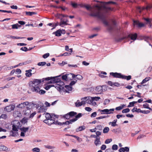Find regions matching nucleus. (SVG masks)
I'll return each instance as SVG.
<instances>
[{
  "label": "nucleus",
  "mask_w": 152,
  "mask_h": 152,
  "mask_svg": "<svg viewBox=\"0 0 152 152\" xmlns=\"http://www.w3.org/2000/svg\"><path fill=\"white\" fill-rule=\"evenodd\" d=\"M112 149L114 150H116L118 149V146L116 145H113L112 147Z\"/></svg>",
  "instance_id": "48"
},
{
  "label": "nucleus",
  "mask_w": 152,
  "mask_h": 152,
  "mask_svg": "<svg viewBox=\"0 0 152 152\" xmlns=\"http://www.w3.org/2000/svg\"><path fill=\"white\" fill-rule=\"evenodd\" d=\"M101 114H110L111 113H113L112 112H109V109H105L103 110H101Z\"/></svg>",
  "instance_id": "16"
},
{
  "label": "nucleus",
  "mask_w": 152,
  "mask_h": 152,
  "mask_svg": "<svg viewBox=\"0 0 152 152\" xmlns=\"http://www.w3.org/2000/svg\"><path fill=\"white\" fill-rule=\"evenodd\" d=\"M129 109L128 108H127L123 110L122 111V113H127L129 112Z\"/></svg>",
  "instance_id": "45"
},
{
  "label": "nucleus",
  "mask_w": 152,
  "mask_h": 152,
  "mask_svg": "<svg viewBox=\"0 0 152 152\" xmlns=\"http://www.w3.org/2000/svg\"><path fill=\"white\" fill-rule=\"evenodd\" d=\"M1 118H4V119H6L7 118V115L5 114H2L1 116H0Z\"/></svg>",
  "instance_id": "57"
},
{
  "label": "nucleus",
  "mask_w": 152,
  "mask_h": 152,
  "mask_svg": "<svg viewBox=\"0 0 152 152\" xmlns=\"http://www.w3.org/2000/svg\"><path fill=\"white\" fill-rule=\"evenodd\" d=\"M10 86V84L8 83L5 86H4L3 87H1V88L2 89H4L5 88H9Z\"/></svg>",
  "instance_id": "56"
},
{
  "label": "nucleus",
  "mask_w": 152,
  "mask_h": 152,
  "mask_svg": "<svg viewBox=\"0 0 152 152\" xmlns=\"http://www.w3.org/2000/svg\"><path fill=\"white\" fill-rule=\"evenodd\" d=\"M70 117H72L76 115L77 114V113L73 111L69 113Z\"/></svg>",
  "instance_id": "38"
},
{
  "label": "nucleus",
  "mask_w": 152,
  "mask_h": 152,
  "mask_svg": "<svg viewBox=\"0 0 152 152\" xmlns=\"http://www.w3.org/2000/svg\"><path fill=\"white\" fill-rule=\"evenodd\" d=\"M26 14L27 15H29V16H31L35 14H36V13L35 12H26Z\"/></svg>",
  "instance_id": "34"
},
{
  "label": "nucleus",
  "mask_w": 152,
  "mask_h": 152,
  "mask_svg": "<svg viewBox=\"0 0 152 152\" xmlns=\"http://www.w3.org/2000/svg\"><path fill=\"white\" fill-rule=\"evenodd\" d=\"M49 53H47L43 55L42 56V57L44 58H46L49 56Z\"/></svg>",
  "instance_id": "52"
},
{
  "label": "nucleus",
  "mask_w": 152,
  "mask_h": 152,
  "mask_svg": "<svg viewBox=\"0 0 152 152\" xmlns=\"http://www.w3.org/2000/svg\"><path fill=\"white\" fill-rule=\"evenodd\" d=\"M32 105H34V104L31 102L26 101L19 104L16 106V107L17 108L19 109H23L26 106H30Z\"/></svg>",
  "instance_id": "5"
},
{
  "label": "nucleus",
  "mask_w": 152,
  "mask_h": 152,
  "mask_svg": "<svg viewBox=\"0 0 152 152\" xmlns=\"http://www.w3.org/2000/svg\"><path fill=\"white\" fill-rule=\"evenodd\" d=\"M95 90V91L98 92V94H101L102 91V87L101 86H97Z\"/></svg>",
  "instance_id": "13"
},
{
  "label": "nucleus",
  "mask_w": 152,
  "mask_h": 152,
  "mask_svg": "<svg viewBox=\"0 0 152 152\" xmlns=\"http://www.w3.org/2000/svg\"><path fill=\"white\" fill-rule=\"evenodd\" d=\"M85 109L86 110L90 112L92 110V109L90 107H86L85 108Z\"/></svg>",
  "instance_id": "63"
},
{
  "label": "nucleus",
  "mask_w": 152,
  "mask_h": 152,
  "mask_svg": "<svg viewBox=\"0 0 152 152\" xmlns=\"http://www.w3.org/2000/svg\"><path fill=\"white\" fill-rule=\"evenodd\" d=\"M82 101L81 102H79L77 101L75 103V104L76 107H79L82 105H84L86 104L85 100H84V98L82 99Z\"/></svg>",
  "instance_id": "8"
},
{
  "label": "nucleus",
  "mask_w": 152,
  "mask_h": 152,
  "mask_svg": "<svg viewBox=\"0 0 152 152\" xmlns=\"http://www.w3.org/2000/svg\"><path fill=\"white\" fill-rule=\"evenodd\" d=\"M62 78L63 80H68L67 74L62 76Z\"/></svg>",
  "instance_id": "51"
},
{
  "label": "nucleus",
  "mask_w": 152,
  "mask_h": 152,
  "mask_svg": "<svg viewBox=\"0 0 152 152\" xmlns=\"http://www.w3.org/2000/svg\"><path fill=\"white\" fill-rule=\"evenodd\" d=\"M149 104L147 103H145L143 104V107L144 108L149 109L150 110H152V109L149 107Z\"/></svg>",
  "instance_id": "35"
},
{
  "label": "nucleus",
  "mask_w": 152,
  "mask_h": 152,
  "mask_svg": "<svg viewBox=\"0 0 152 152\" xmlns=\"http://www.w3.org/2000/svg\"><path fill=\"white\" fill-rule=\"evenodd\" d=\"M46 64V63L45 62H39L38 63L37 65L39 66H43Z\"/></svg>",
  "instance_id": "32"
},
{
  "label": "nucleus",
  "mask_w": 152,
  "mask_h": 152,
  "mask_svg": "<svg viewBox=\"0 0 152 152\" xmlns=\"http://www.w3.org/2000/svg\"><path fill=\"white\" fill-rule=\"evenodd\" d=\"M12 29H17L19 28L21 26L19 25L18 24L16 23V24H13L12 25Z\"/></svg>",
  "instance_id": "22"
},
{
  "label": "nucleus",
  "mask_w": 152,
  "mask_h": 152,
  "mask_svg": "<svg viewBox=\"0 0 152 152\" xmlns=\"http://www.w3.org/2000/svg\"><path fill=\"white\" fill-rule=\"evenodd\" d=\"M100 137L99 136H97L96 138L95 141V142H100Z\"/></svg>",
  "instance_id": "54"
},
{
  "label": "nucleus",
  "mask_w": 152,
  "mask_h": 152,
  "mask_svg": "<svg viewBox=\"0 0 152 152\" xmlns=\"http://www.w3.org/2000/svg\"><path fill=\"white\" fill-rule=\"evenodd\" d=\"M52 86H54V85H49L45 87V88L47 90H48Z\"/></svg>",
  "instance_id": "47"
},
{
  "label": "nucleus",
  "mask_w": 152,
  "mask_h": 152,
  "mask_svg": "<svg viewBox=\"0 0 152 152\" xmlns=\"http://www.w3.org/2000/svg\"><path fill=\"white\" fill-rule=\"evenodd\" d=\"M82 116V114L81 113H79L77 115L75 116V118H77V120L78 118H79Z\"/></svg>",
  "instance_id": "55"
},
{
  "label": "nucleus",
  "mask_w": 152,
  "mask_h": 152,
  "mask_svg": "<svg viewBox=\"0 0 152 152\" xmlns=\"http://www.w3.org/2000/svg\"><path fill=\"white\" fill-rule=\"evenodd\" d=\"M72 90V87L69 86H66L64 87V89L63 91L66 92H69V91H71Z\"/></svg>",
  "instance_id": "12"
},
{
  "label": "nucleus",
  "mask_w": 152,
  "mask_h": 152,
  "mask_svg": "<svg viewBox=\"0 0 152 152\" xmlns=\"http://www.w3.org/2000/svg\"><path fill=\"white\" fill-rule=\"evenodd\" d=\"M71 54V53H69L67 52H65L63 53V54H62V55H61V56H69Z\"/></svg>",
  "instance_id": "53"
},
{
  "label": "nucleus",
  "mask_w": 152,
  "mask_h": 152,
  "mask_svg": "<svg viewBox=\"0 0 152 152\" xmlns=\"http://www.w3.org/2000/svg\"><path fill=\"white\" fill-rule=\"evenodd\" d=\"M86 129V127L84 126H80L76 129V131L77 132L81 131L84 130Z\"/></svg>",
  "instance_id": "25"
},
{
  "label": "nucleus",
  "mask_w": 152,
  "mask_h": 152,
  "mask_svg": "<svg viewBox=\"0 0 152 152\" xmlns=\"http://www.w3.org/2000/svg\"><path fill=\"white\" fill-rule=\"evenodd\" d=\"M15 108V105H10L6 107L5 108V110L8 112H10L12 110H13Z\"/></svg>",
  "instance_id": "10"
},
{
  "label": "nucleus",
  "mask_w": 152,
  "mask_h": 152,
  "mask_svg": "<svg viewBox=\"0 0 152 152\" xmlns=\"http://www.w3.org/2000/svg\"><path fill=\"white\" fill-rule=\"evenodd\" d=\"M119 152H125L124 148H121L119 150Z\"/></svg>",
  "instance_id": "64"
},
{
  "label": "nucleus",
  "mask_w": 152,
  "mask_h": 152,
  "mask_svg": "<svg viewBox=\"0 0 152 152\" xmlns=\"http://www.w3.org/2000/svg\"><path fill=\"white\" fill-rule=\"evenodd\" d=\"M92 97L93 102L94 101H98L100 99V98L99 97Z\"/></svg>",
  "instance_id": "41"
},
{
  "label": "nucleus",
  "mask_w": 152,
  "mask_h": 152,
  "mask_svg": "<svg viewBox=\"0 0 152 152\" xmlns=\"http://www.w3.org/2000/svg\"><path fill=\"white\" fill-rule=\"evenodd\" d=\"M41 82V80L38 79H34L33 80L30 81L29 83V85L31 91L40 94H44L45 91L42 89L40 90L39 86Z\"/></svg>",
  "instance_id": "2"
},
{
  "label": "nucleus",
  "mask_w": 152,
  "mask_h": 152,
  "mask_svg": "<svg viewBox=\"0 0 152 152\" xmlns=\"http://www.w3.org/2000/svg\"><path fill=\"white\" fill-rule=\"evenodd\" d=\"M109 130V129L108 127H105L103 130V132L104 133H107Z\"/></svg>",
  "instance_id": "37"
},
{
  "label": "nucleus",
  "mask_w": 152,
  "mask_h": 152,
  "mask_svg": "<svg viewBox=\"0 0 152 152\" xmlns=\"http://www.w3.org/2000/svg\"><path fill=\"white\" fill-rule=\"evenodd\" d=\"M75 77L78 80L82 79L83 78V77L80 75H77L75 76Z\"/></svg>",
  "instance_id": "40"
},
{
  "label": "nucleus",
  "mask_w": 152,
  "mask_h": 152,
  "mask_svg": "<svg viewBox=\"0 0 152 152\" xmlns=\"http://www.w3.org/2000/svg\"><path fill=\"white\" fill-rule=\"evenodd\" d=\"M131 77L130 75L128 76H125L123 75L122 78L126 79L127 80H129L131 79Z\"/></svg>",
  "instance_id": "39"
},
{
  "label": "nucleus",
  "mask_w": 152,
  "mask_h": 152,
  "mask_svg": "<svg viewBox=\"0 0 152 152\" xmlns=\"http://www.w3.org/2000/svg\"><path fill=\"white\" fill-rule=\"evenodd\" d=\"M150 111L149 110H141V113L144 114H148L150 113Z\"/></svg>",
  "instance_id": "61"
},
{
  "label": "nucleus",
  "mask_w": 152,
  "mask_h": 152,
  "mask_svg": "<svg viewBox=\"0 0 152 152\" xmlns=\"http://www.w3.org/2000/svg\"><path fill=\"white\" fill-rule=\"evenodd\" d=\"M109 125L111 124V126H117L116 124L115 123L113 122H110L109 123Z\"/></svg>",
  "instance_id": "60"
},
{
  "label": "nucleus",
  "mask_w": 152,
  "mask_h": 152,
  "mask_svg": "<svg viewBox=\"0 0 152 152\" xmlns=\"http://www.w3.org/2000/svg\"><path fill=\"white\" fill-rule=\"evenodd\" d=\"M97 113L96 112H94L91 115V117H95L96 116Z\"/></svg>",
  "instance_id": "58"
},
{
  "label": "nucleus",
  "mask_w": 152,
  "mask_h": 152,
  "mask_svg": "<svg viewBox=\"0 0 152 152\" xmlns=\"http://www.w3.org/2000/svg\"><path fill=\"white\" fill-rule=\"evenodd\" d=\"M44 114L45 115L46 119H49L52 118V117L48 113H44Z\"/></svg>",
  "instance_id": "27"
},
{
  "label": "nucleus",
  "mask_w": 152,
  "mask_h": 152,
  "mask_svg": "<svg viewBox=\"0 0 152 152\" xmlns=\"http://www.w3.org/2000/svg\"><path fill=\"white\" fill-rule=\"evenodd\" d=\"M137 102L134 101L132 102H130L129 104L128 105V107H133L134 106V104Z\"/></svg>",
  "instance_id": "33"
},
{
  "label": "nucleus",
  "mask_w": 152,
  "mask_h": 152,
  "mask_svg": "<svg viewBox=\"0 0 152 152\" xmlns=\"http://www.w3.org/2000/svg\"><path fill=\"white\" fill-rule=\"evenodd\" d=\"M63 117L67 119H69L70 118L69 113H68L64 115Z\"/></svg>",
  "instance_id": "44"
},
{
  "label": "nucleus",
  "mask_w": 152,
  "mask_h": 152,
  "mask_svg": "<svg viewBox=\"0 0 152 152\" xmlns=\"http://www.w3.org/2000/svg\"><path fill=\"white\" fill-rule=\"evenodd\" d=\"M125 106V105L123 104L121 106H119V107H116L115 108V110H121L123 109V108H124V107Z\"/></svg>",
  "instance_id": "36"
},
{
  "label": "nucleus",
  "mask_w": 152,
  "mask_h": 152,
  "mask_svg": "<svg viewBox=\"0 0 152 152\" xmlns=\"http://www.w3.org/2000/svg\"><path fill=\"white\" fill-rule=\"evenodd\" d=\"M129 36L132 39L134 40L136 39L137 37V34L136 33L134 34H131L129 35Z\"/></svg>",
  "instance_id": "21"
},
{
  "label": "nucleus",
  "mask_w": 152,
  "mask_h": 152,
  "mask_svg": "<svg viewBox=\"0 0 152 152\" xmlns=\"http://www.w3.org/2000/svg\"><path fill=\"white\" fill-rule=\"evenodd\" d=\"M32 151L33 152H39L40 151V149L38 148H35L32 149Z\"/></svg>",
  "instance_id": "42"
},
{
  "label": "nucleus",
  "mask_w": 152,
  "mask_h": 152,
  "mask_svg": "<svg viewBox=\"0 0 152 152\" xmlns=\"http://www.w3.org/2000/svg\"><path fill=\"white\" fill-rule=\"evenodd\" d=\"M110 75L113 76L114 77L122 78L123 75H121V74L120 73L111 72L110 73Z\"/></svg>",
  "instance_id": "11"
},
{
  "label": "nucleus",
  "mask_w": 152,
  "mask_h": 152,
  "mask_svg": "<svg viewBox=\"0 0 152 152\" xmlns=\"http://www.w3.org/2000/svg\"><path fill=\"white\" fill-rule=\"evenodd\" d=\"M67 75L68 80H71L75 77V75L73 74L69 73V74H67Z\"/></svg>",
  "instance_id": "17"
},
{
  "label": "nucleus",
  "mask_w": 152,
  "mask_h": 152,
  "mask_svg": "<svg viewBox=\"0 0 152 152\" xmlns=\"http://www.w3.org/2000/svg\"><path fill=\"white\" fill-rule=\"evenodd\" d=\"M55 87L58 90L60 91H63V90L64 89V86H60L58 85L56 86Z\"/></svg>",
  "instance_id": "26"
},
{
  "label": "nucleus",
  "mask_w": 152,
  "mask_h": 152,
  "mask_svg": "<svg viewBox=\"0 0 152 152\" xmlns=\"http://www.w3.org/2000/svg\"><path fill=\"white\" fill-rule=\"evenodd\" d=\"M23 113L25 115H29L30 118H33L36 113L35 112H33L32 110L29 107H27L26 108L23 110Z\"/></svg>",
  "instance_id": "4"
},
{
  "label": "nucleus",
  "mask_w": 152,
  "mask_h": 152,
  "mask_svg": "<svg viewBox=\"0 0 152 152\" xmlns=\"http://www.w3.org/2000/svg\"><path fill=\"white\" fill-rule=\"evenodd\" d=\"M152 8V6H147L146 8H145V9H146V10H148V8ZM145 9V8L144 7H142V8H141L140 7H138V8H137V11L138 12H140V13L141 12V11L142 10H143L144 9Z\"/></svg>",
  "instance_id": "19"
},
{
  "label": "nucleus",
  "mask_w": 152,
  "mask_h": 152,
  "mask_svg": "<svg viewBox=\"0 0 152 152\" xmlns=\"http://www.w3.org/2000/svg\"><path fill=\"white\" fill-rule=\"evenodd\" d=\"M106 148V145H102L101 147V149L102 150H104Z\"/></svg>",
  "instance_id": "62"
},
{
  "label": "nucleus",
  "mask_w": 152,
  "mask_h": 152,
  "mask_svg": "<svg viewBox=\"0 0 152 152\" xmlns=\"http://www.w3.org/2000/svg\"><path fill=\"white\" fill-rule=\"evenodd\" d=\"M44 146L47 148L49 149H53L55 148V147L54 146H51L50 145H45Z\"/></svg>",
  "instance_id": "46"
},
{
  "label": "nucleus",
  "mask_w": 152,
  "mask_h": 152,
  "mask_svg": "<svg viewBox=\"0 0 152 152\" xmlns=\"http://www.w3.org/2000/svg\"><path fill=\"white\" fill-rule=\"evenodd\" d=\"M12 130L10 131V135L13 136H17L18 135V129L21 126L20 123L18 120H15L12 122Z\"/></svg>",
  "instance_id": "3"
},
{
  "label": "nucleus",
  "mask_w": 152,
  "mask_h": 152,
  "mask_svg": "<svg viewBox=\"0 0 152 152\" xmlns=\"http://www.w3.org/2000/svg\"><path fill=\"white\" fill-rule=\"evenodd\" d=\"M47 109L46 107L44 106H42L38 110V112L43 113L45 112Z\"/></svg>",
  "instance_id": "14"
},
{
  "label": "nucleus",
  "mask_w": 152,
  "mask_h": 152,
  "mask_svg": "<svg viewBox=\"0 0 152 152\" xmlns=\"http://www.w3.org/2000/svg\"><path fill=\"white\" fill-rule=\"evenodd\" d=\"M32 70L31 69H29L28 70L26 71V75L27 77H30L32 75V73L31 72Z\"/></svg>",
  "instance_id": "20"
},
{
  "label": "nucleus",
  "mask_w": 152,
  "mask_h": 152,
  "mask_svg": "<svg viewBox=\"0 0 152 152\" xmlns=\"http://www.w3.org/2000/svg\"><path fill=\"white\" fill-rule=\"evenodd\" d=\"M84 100H85V102H87L86 103L88 104L93 106H95L96 104V102H93L92 97H85L84 98Z\"/></svg>",
  "instance_id": "6"
},
{
  "label": "nucleus",
  "mask_w": 152,
  "mask_h": 152,
  "mask_svg": "<svg viewBox=\"0 0 152 152\" xmlns=\"http://www.w3.org/2000/svg\"><path fill=\"white\" fill-rule=\"evenodd\" d=\"M44 122L45 123L48 124V125H50L56 123V122H55L54 121L52 118L49 119H46L44 120Z\"/></svg>",
  "instance_id": "9"
},
{
  "label": "nucleus",
  "mask_w": 152,
  "mask_h": 152,
  "mask_svg": "<svg viewBox=\"0 0 152 152\" xmlns=\"http://www.w3.org/2000/svg\"><path fill=\"white\" fill-rule=\"evenodd\" d=\"M108 117H109L108 115H107V116H101L96 118V119H102L103 118H107Z\"/></svg>",
  "instance_id": "50"
},
{
  "label": "nucleus",
  "mask_w": 152,
  "mask_h": 152,
  "mask_svg": "<svg viewBox=\"0 0 152 152\" xmlns=\"http://www.w3.org/2000/svg\"><path fill=\"white\" fill-rule=\"evenodd\" d=\"M20 50L25 51H26L28 50V48L26 47H23L21 48Z\"/></svg>",
  "instance_id": "59"
},
{
  "label": "nucleus",
  "mask_w": 152,
  "mask_h": 152,
  "mask_svg": "<svg viewBox=\"0 0 152 152\" xmlns=\"http://www.w3.org/2000/svg\"><path fill=\"white\" fill-rule=\"evenodd\" d=\"M7 150V148L3 145H0V151H6Z\"/></svg>",
  "instance_id": "28"
},
{
  "label": "nucleus",
  "mask_w": 152,
  "mask_h": 152,
  "mask_svg": "<svg viewBox=\"0 0 152 152\" xmlns=\"http://www.w3.org/2000/svg\"><path fill=\"white\" fill-rule=\"evenodd\" d=\"M13 115L15 118L17 117H20L21 116V114L20 112L18 111H15L14 112Z\"/></svg>",
  "instance_id": "15"
},
{
  "label": "nucleus",
  "mask_w": 152,
  "mask_h": 152,
  "mask_svg": "<svg viewBox=\"0 0 152 152\" xmlns=\"http://www.w3.org/2000/svg\"><path fill=\"white\" fill-rule=\"evenodd\" d=\"M61 30L59 29L57 30L56 31L54 32L53 34H54L56 36H60L61 35Z\"/></svg>",
  "instance_id": "23"
},
{
  "label": "nucleus",
  "mask_w": 152,
  "mask_h": 152,
  "mask_svg": "<svg viewBox=\"0 0 152 152\" xmlns=\"http://www.w3.org/2000/svg\"><path fill=\"white\" fill-rule=\"evenodd\" d=\"M72 124V123L70 122L69 121H67L66 122L64 123L63 122V123H61L58 122V121H56V124H58L59 125H62L63 124H65L66 125H69L70 124Z\"/></svg>",
  "instance_id": "18"
},
{
  "label": "nucleus",
  "mask_w": 152,
  "mask_h": 152,
  "mask_svg": "<svg viewBox=\"0 0 152 152\" xmlns=\"http://www.w3.org/2000/svg\"><path fill=\"white\" fill-rule=\"evenodd\" d=\"M68 24L66 22H65L64 21L62 20V19H61V21L60 23L59 24V25L61 26V27H63L64 25H67Z\"/></svg>",
  "instance_id": "24"
},
{
  "label": "nucleus",
  "mask_w": 152,
  "mask_h": 152,
  "mask_svg": "<svg viewBox=\"0 0 152 152\" xmlns=\"http://www.w3.org/2000/svg\"><path fill=\"white\" fill-rule=\"evenodd\" d=\"M150 79V77H146L145 79H143L142 82L141 83V84H143L146 83Z\"/></svg>",
  "instance_id": "30"
},
{
  "label": "nucleus",
  "mask_w": 152,
  "mask_h": 152,
  "mask_svg": "<svg viewBox=\"0 0 152 152\" xmlns=\"http://www.w3.org/2000/svg\"><path fill=\"white\" fill-rule=\"evenodd\" d=\"M110 100L109 99H105L103 103L104 105H105L107 104H108L110 102Z\"/></svg>",
  "instance_id": "43"
},
{
  "label": "nucleus",
  "mask_w": 152,
  "mask_h": 152,
  "mask_svg": "<svg viewBox=\"0 0 152 152\" xmlns=\"http://www.w3.org/2000/svg\"><path fill=\"white\" fill-rule=\"evenodd\" d=\"M82 7H84L87 10L91 11V13L90 14V15L93 17H96L101 20L105 25L108 26L107 29L109 31H111L113 29V26L109 24L108 22L104 19L106 17L105 14L99 11L101 9L100 6L96 5L93 8L92 10L90 9L92 8L91 7L88 5H84Z\"/></svg>",
  "instance_id": "1"
},
{
  "label": "nucleus",
  "mask_w": 152,
  "mask_h": 152,
  "mask_svg": "<svg viewBox=\"0 0 152 152\" xmlns=\"http://www.w3.org/2000/svg\"><path fill=\"white\" fill-rule=\"evenodd\" d=\"M28 127H22V128H20V129L22 132H23L25 133L28 131Z\"/></svg>",
  "instance_id": "29"
},
{
  "label": "nucleus",
  "mask_w": 152,
  "mask_h": 152,
  "mask_svg": "<svg viewBox=\"0 0 152 152\" xmlns=\"http://www.w3.org/2000/svg\"><path fill=\"white\" fill-rule=\"evenodd\" d=\"M46 80H49L48 83H57L58 81H59V79L57 78V77H48L45 78Z\"/></svg>",
  "instance_id": "7"
},
{
  "label": "nucleus",
  "mask_w": 152,
  "mask_h": 152,
  "mask_svg": "<svg viewBox=\"0 0 152 152\" xmlns=\"http://www.w3.org/2000/svg\"><path fill=\"white\" fill-rule=\"evenodd\" d=\"M59 81H58L57 83V85L60 86H64V83L61 80L59 79Z\"/></svg>",
  "instance_id": "31"
},
{
  "label": "nucleus",
  "mask_w": 152,
  "mask_h": 152,
  "mask_svg": "<svg viewBox=\"0 0 152 152\" xmlns=\"http://www.w3.org/2000/svg\"><path fill=\"white\" fill-rule=\"evenodd\" d=\"M96 128H97V129L101 130H102L103 127L101 125H98L96 126Z\"/></svg>",
  "instance_id": "49"
}]
</instances>
